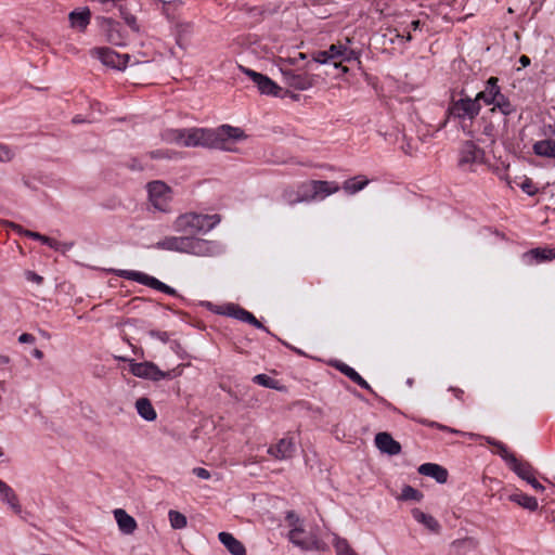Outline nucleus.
Returning <instances> with one entry per match:
<instances>
[{"mask_svg": "<svg viewBox=\"0 0 555 555\" xmlns=\"http://www.w3.org/2000/svg\"><path fill=\"white\" fill-rule=\"evenodd\" d=\"M244 138L245 134L241 128L230 125H222L216 129L196 127L166 129L162 133V139L169 144L219 150H228L227 142L229 140L237 141Z\"/></svg>", "mask_w": 555, "mask_h": 555, "instance_id": "obj_1", "label": "nucleus"}, {"mask_svg": "<svg viewBox=\"0 0 555 555\" xmlns=\"http://www.w3.org/2000/svg\"><path fill=\"white\" fill-rule=\"evenodd\" d=\"M220 222L219 215H203L196 212H186L180 215L173 228L177 232L183 233L186 236L195 235L201 232H208Z\"/></svg>", "mask_w": 555, "mask_h": 555, "instance_id": "obj_2", "label": "nucleus"}, {"mask_svg": "<svg viewBox=\"0 0 555 555\" xmlns=\"http://www.w3.org/2000/svg\"><path fill=\"white\" fill-rule=\"evenodd\" d=\"M115 358L120 361L129 362V370L131 374H133L134 376L144 379H150L153 382H159L162 379H171L177 376H180L182 373L180 369L181 365L165 372L159 370V367L153 362L145 361L138 363L125 357Z\"/></svg>", "mask_w": 555, "mask_h": 555, "instance_id": "obj_3", "label": "nucleus"}, {"mask_svg": "<svg viewBox=\"0 0 555 555\" xmlns=\"http://www.w3.org/2000/svg\"><path fill=\"white\" fill-rule=\"evenodd\" d=\"M480 109L481 105L475 99L466 95L464 90H462L459 98L455 95L452 96L447 113L449 118L473 120L478 116Z\"/></svg>", "mask_w": 555, "mask_h": 555, "instance_id": "obj_4", "label": "nucleus"}, {"mask_svg": "<svg viewBox=\"0 0 555 555\" xmlns=\"http://www.w3.org/2000/svg\"><path fill=\"white\" fill-rule=\"evenodd\" d=\"M114 273L119 278L138 282L142 285H145V286H149L156 291L163 292L167 295H171V296L177 295V292L175 288L168 286L167 284L160 282L156 278L151 276L146 273H143L140 271H132V270H114Z\"/></svg>", "mask_w": 555, "mask_h": 555, "instance_id": "obj_5", "label": "nucleus"}, {"mask_svg": "<svg viewBox=\"0 0 555 555\" xmlns=\"http://www.w3.org/2000/svg\"><path fill=\"white\" fill-rule=\"evenodd\" d=\"M149 199L151 204L159 211L169 210L171 201V190L163 181L156 180L147 183Z\"/></svg>", "mask_w": 555, "mask_h": 555, "instance_id": "obj_6", "label": "nucleus"}, {"mask_svg": "<svg viewBox=\"0 0 555 555\" xmlns=\"http://www.w3.org/2000/svg\"><path fill=\"white\" fill-rule=\"evenodd\" d=\"M96 21L107 42L115 46H124L126 43L127 34L119 22L105 16H99Z\"/></svg>", "mask_w": 555, "mask_h": 555, "instance_id": "obj_7", "label": "nucleus"}, {"mask_svg": "<svg viewBox=\"0 0 555 555\" xmlns=\"http://www.w3.org/2000/svg\"><path fill=\"white\" fill-rule=\"evenodd\" d=\"M281 73L284 78V82L296 90H308L312 88L315 83V78L313 75L308 74L307 72H299L292 69L289 67H281Z\"/></svg>", "mask_w": 555, "mask_h": 555, "instance_id": "obj_8", "label": "nucleus"}, {"mask_svg": "<svg viewBox=\"0 0 555 555\" xmlns=\"http://www.w3.org/2000/svg\"><path fill=\"white\" fill-rule=\"evenodd\" d=\"M485 153L474 142L466 141L462 144L459 155V166L463 170H473L474 165L483 163Z\"/></svg>", "mask_w": 555, "mask_h": 555, "instance_id": "obj_9", "label": "nucleus"}, {"mask_svg": "<svg viewBox=\"0 0 555 555\" xmlns=\"http://www.w3.org/2000/svg\"><path fill=\"white\" fill-rule=\"evenodd\" d=\"M91 54L96 56L105 66L122 70L126 68L130 55L119 54L109 48H94L91 50Z\"/></svg>", "mask_w": 555, "mask_h": 555, "instance_id": "obj_10", "label": "nucleus"}, {"mask_svg": "<svg viewBox=\"0 0 555 555\" xmlns=\"http://www.w3.org/2000/svg\"><path fill=\"white\" fill-rule=\"evenodd\" d=\"M240 70L248 76L258 87V90L262 94L274 95L278 96L282 91V88L278 86L272 79L268 76L257 73L250 68H247L243 65L238 66Z\"/></svg>", "mask_w": 555, "mask_h": 555, "instance_id": "obj_11", "label": "nucleus"}, {"mask_svg": "<svg viewBox=\"0 0 555 555\" xmlns=\"http://www.w3.org/2000/svg\"><path fill=\"white\" fill-rule=\"evenodd\" d=\"M344 43L338 42L332 44L327 50H321L313 53V61L320 64H333L335 68H340L343 73H347L348 68L340 65V56Z\"/></svg>", "mask_w": 555, "mask_h": 555, "instance_id": "obj_12", "label": "nucleus"}, {"mask_svg": "<svg viewBox=\"0 0 555 555\" xmlns=\"http://www.w3.org/2000/svg\"><path fill=\"white\" fill-rule=\"evenodd\" d=\"M185 253L195 256H212L217 253V245L210 241L188 236Z\"/></svg>", "mask_w": 555, "mask_h": 555, "instance_id": "obj_13", "label": "nucleus"}, {"mask_svg": "<svg viewBox=\"0 0 555 555\" xmlns=\"http://www.w3.org/2000/svg\"><path fill=\"white\" fill-rule=\"evenodd\" d=\"M519 478L527 481L535 491H544V486L541 485L537 477V470L528 462L519 461L511 468Z\"/></svg>", "mask_w": 555, "mask_h": 555, "instance_id": "obj_14", "label": "nucleus"}, {"mask_svg": "<svg viewBox=\"0 0 555 555\" xmlns=\"http://www.w3.org/2000/svg\"><path fill=\"white\" fill-rule=\"evenodd\" d=\"M375 446L382 452L388 455H397L401 452V444L392 438L389 433L382 431L375 436Z\"/></svg>", "mask_w": 555, "mask_h": 555, "instance_id": "obj_15", "label": "nucleus"}, {"mask_svg": "<svg viewBox=\"0 0 555 555\" xmlns=\"http://www.w3.org/2000/svg\"><path fill=\"white\" fill-rule=\"evenodd\" d=\"M295 442L292 438H282L268 449V453L276 460H288L295 453Z\"/></svg>", "mask_w": 555, "mask_h": 555, "instance_id": "obj_16", "label": "nucleus"}, {"mask_svg": "<svg viewBox=\"0 0 555 555\" xmlns=\"http://www.w3.org/2000/svg\"><path fill=\"white\" fill-rule=\"evenodd\" d=\"M194 34V26L190 22H180L176 24L175 36H176V44L182 51H186V49L191 44V40Z\"/></svg>", "mask_w": 555, "mask_h": 555, "instance_id": "obj_17", "label": "nucleus"}, {"mask_svg": "<svg viewBox=\"0 0 555 555\" xmlns=\"http://www.w3.org/2000/svg\"><path fill=\"white\" fill-rule=\"evenodd\" d=\"M499 79L496 77H490L486 81L485 89L477 93L475 100L480 104L482 101L486 105H491L495 102L496 96L501 92V88L498 85Z\"/></svg>", "mask_w": 555, "mask_h": 555, "instance_id": "obj_18", "label": "nucleus"}, {"mask_svg": "<svg viewBox=\"0 0 555 555\" xmlns=\"http://www.w3.org/2000/svg\"><path fill=\"white\" fill-rule=\"evenodd\" d=\"M228 310H229L228 314L230 317H233L242 322L251 324L253 326H255L257 328L269 332V330L259 320H257L256 317L251 312H249L238 306H235V305L229 306Z\"/></svg>", "mask_w": 555, "mask_h": 555, "instance_id": "obj_19", "label": "nucleus"}, {"mask_svg": "<svg viewBox=\"0 0 555 555\" xmlns=\"http://www.w3.org/2000/svg\"><path fill=\"white\" fill-rule=\"evenodd\" d=\"M336 370H338L340 373L346 375L348 378H350L353 383L359 385L361 388L366 389L374 393V390L372 387L367 384V382L351 366L348 364L341 362V361H335L332 364Z\"/></svg>", "mask_w": 555, "mask_h": 555, "instance_id": "obj_20", "label": "nucleus"}, {"mask_svg": "<svg viewBox=\"0 0 555 555\" xmlns=\"http://www.w3.org/2000/svg\"><path fill=\"white\" fill-rule=\"evenodd\" d=\"M417 472L421 475L434 478L438 483H446L449 476V473L444 467L435 463L422 464Z\"/></svg>", "mask_w": 555, "mask_h": 555, "instance_id": "obj_21", "label": "nucleus"}, {"mask_svg": "<svg viewBox=\"0 0 555 555\" xmlns=\"http://www.w3.org/2000/svg\"><path fill=\"white\" fill-rule=\"evenodd\" d=\"M314 201L325 197L339 191V185L335 181L312 180Z\"/></svg>", "mask_w": 555, "mask_h": 555, "instance_id": "obj_22", "label": "nucleus"}, {"mask_svg": "<svg viewBox=\"0 0 555 555\" xmlns=\"http://www.w3.org/2000/svg\"><path fill=\"white\" fill-rule=\"evenodd\" d=\"M218 539L232 555H247L244 544L232 533L222 531Z\"/></svg>", "mask_w": 555, "mask_h": 555, "instance_id": "obj_23", "label": "nucleus"}, {"mask_svg": "<svg viewBox=\"0 0 555 555\" xmlns=\"http://www.w3.org/2000/svg\"><path fill=\"white\" fill-rule=\"evenodd\" d=\"M114 517L117 521L119 530L124 534H132L137 529L135 519L130 516L125 509L117 508L114 511Z\"/></svg>", "mask_w": 555, "mask_h": 555, "instance_id": "obj_24", "label": "nucleus"}, {"mask_svg": "<svg viewBox=\"0 0 555 555\" xmlns=\"http://www.w3.org/2000/svg\"><path fill=\"white\" fill-rule=\"evenodd\" d=\"M527 263L543 262L555 259V248L537 247L524 254Z\"/></svg>", "mask_w": 555, "mask_h": 555, "instance_id": "obj_25", "label": "nucleus"}, {"mask_svg": "<svg viewBox=\"0 0 555 555\" xmlns=\"http://www.w3.org/2000/svg\"><path fill=\"white\" fill-rule=\"evenodd\" d=\"M492 105L493 107L489 109V114L491 116H495L496 111H499L503 115L502 120L504 122V126L506 125V116L513 114L516 111L515 106L502 92L499 93V95L495 99V102H493Z\"/></svg>", "mask_w": 555, "mask_h": 555, "instance_id": "obj_26", "label": "nucleus"}, {"mask_svg": "<svg viewBox=\"0 0 555 555\" xmlns=\"http://www.w3.org/2000/svg\"><path fill=\"white\" fill-rule=\"evenodd\" d=\"M69 22L73 28L78 29L79 31L86 30L87 26L90 24L91 11L89 8H82L80 10H75L69 13Z\"/></svg>", "mask_w": 555, "mask_h": 555, "instance_id": "obj_27", "label": "nucleus"}, {"mask_svg": "<svg viewBox=\"0 0 555 555\" xmlns=\"http://www.w3.org/2000/svg\"><path fill=\"white\" fill-rule=\"evenodd\" d=\"M188 236H167L156 243V248L185 253Z\"/></svg>", "mask_w": 555, "mask_h": 555, "instance_id": "obj_28", "label": "nucleus"}, {"mask_svg": "<svg viewBox=\"0 0 555 555\" xmlns=\"http://www.w3.org/2000/svg\"><path fill=\"white\" fill-rule=\"evenodd\" d=\"M495 116H483L480 120L481 133L486 135L491 143H494L500 134V125L493 120Z\"/></svg>", "mask_w": 555, "mask_h": 555, "instance_id": "obj_29", "label": "nucleus"}, {"mask_svg": "<svg viewBox=\"0 0 555 555\" xmlns=\"http://www.w3.org/2000/svg\"><path fill=\"white\" fill-rule=\"evenodd\" d=\"M0 499L2 502L9 504L15 513L18 514L22 512V507L14 490L2 480H0Z\"/></svg>", "mask_w": 555, "mask_h": 555, "instance_id": "obj_30", "label": "nucleus"}, {"mask_svg": "<svg viewBox=\"0 0 555 555\" xmlns=\"http://www.w3.org/2000/svg\"><path fill=\"white\" fill-rule=\"evenodd\" d=\"M532 150L537 156L555 158V141L552 139L537 141L533 144Z\"/></svg>", "mask_w": 555, "mask_h": 555, "instance_id": "obj_31", "label": "nucleus"}, {"mask_svg": "<svg viewBox=\"0 0 555 555\" xmlns=\"http://www.w3.org/2000/svg\"><path fill=\"white\" fill-rule=\"evenodd\" d=\"M135 408L139 415L145 421L152 422L157 417L156 411L147 398H139Z\"/></svg>", "mask_w": 555, "mask_h": 555, "instance_id": "obj_32", "label": "nucleus"}, {"mask_svg": "<svg viewBox=\"0 0 555 555\" xmlns=\"http://www.w3.org/2000/svg\"><path fill=\"white\" fill-rule=\"evenodd\" d=\"M413 518L417 521L423 524L426 528H428L431 532H438L440 529L439 522L428 514H425L418 508H414L412 511Z\"/></svg>", "mask_w": 555, "mask_h": 555, "instance_id": "obj_33", "label": "nucleus"}, {"mask_svg": "<svg viewBox=\"0 0 555 555\" xmlns=\"http://www.w3.org/2000/svg\"><path fill=\"white\" fill-rule=\"evenodd\" d=\"M370 180L363 176H357L351 179H348L344 182L343 189L348 194H356L357 192L363 190Z\"/></svg>", "mask_w": 555, "mask_h": 555, "instance_id": "obj_34", "label": "nucleus"}, {"mask_svg": "<svg viewBox=\"0 0 555 555\" xmlns=\"http://www.w3.org/2000/svg\"><path fill=\"white\" fill-rule=\"evenodd\" d=\"M478 542L476 539L472 537H466L464 539H457L453 541L452 547L454 552L459 555H465L467 552L473 551L477 547Z\"/></svg>", "mask_w": 555, "mask_h": 555, "instance_id": "obj_35", "label": "nucleus"}, {"mask_svg": "<svg viewBox=\"0 0 555 555\" xmlns=\"http://www.w3.org/2000/svg\"><path fill=\"white\" fill-rule=\"evenodd\" d=\"M509 501L519 504L521 507L529 509L531 512L538 509V501L535 498L524 494V493H515L509 495Z\"/></svg>", "mask_w": 555, "mask_h": 555, "instance_id": "obj_36", "label": "nucleus"}, {"mask_svg": "<svg viewBox=\"0 0 555 555\" xmlns=\"http://www.w3.org/2000/svg\"><path fill=\"white\" fill-rule=\"evenodd\" d=\"M302 534H304V529L301 527H294L288 532V539L296 546L307 550L310 546V542L307 539H304Z\"/></svg>", "mask_w": 555, "mask_h": 555, "instance_id": "obj_37", "label": "nucleus"}, {"mask_svg": "<svg viewBox=\"0 0 555 555\" xmlns=\"http://www.w3.org/2000/svg\"><path fill=\"white\" fill-rule=\"evenodd\" d=\"M333 545L336 551V555H358L348 541L338 535L334 537Z\"/></svg>", "mask_w": 555, "mask_h": 555, "instance_id": "obj_38", "label": "nucleus"}, {"mask_svg": "<svg viewBox=\"0 0 555 555\" xmlns=\"http://www.w3.org/2000/svg\"><path fill=\"white\" fill-rule=\"evenodd\" d=\"M311 184L312 180L301 182L300 184L297 185V192L300 198V203L314 201L313 188Z\"/></svg>", "mask_w": 555, "mask_h": 555, "instance_id": "obj_39", "label": "nucleus"}, {"mask_svg": "<svg viewBox=\"0 0 555 555\" xmlns=\"http://www.w3.org/2000/svg\"><path fill=\"white\" fill-rule=\"evenodd\" d=\"M169 521L173 529H183L188 525L186 517L178 511H169Z\"/></svg>", "mask_w": 555, "mask_h": 555, "instance_id": "obj_40", "label": "nucleus"}, {"mask_svg": "<svg viewBox=\"0 0 555 555\" xmlns=\"http://www.w3.org/2000/svg\"><path fill=\"white\" fill-rule=\"evenodd\" d=\"M498 454L507 463L509 468H512L514 465H516L519 460L508 451L507 447L501 442L498 444Z\"/></svg>", "mask_w": 555, "mask_h": 555, "instance_id": "obj_41", "label": "nucleus"}, {"mask_svg": "<svg viewBox=\"0 0 555 555\" xmlns=\"http://www.w3.org/2000/svg\"><path fill=\"white\" fill-rule=\"evenodd\" d=\"M423 498V493L420 492L417 489L411 487V486H404L401 491L400 499L403 501H421Z\"/></svg>", "mask_w": 555, "mask_h": 555, "instance_id": "obj_42", "label": "nucleus"}, {"mask_svg": "<svg viewBox=\"0 0 555 555\" xmlns=\"http://www.w3.org/2000/svg\"><path fill=\"white\" fill-rule=\"evenodd\" d=\"M350 39L346 38V43L343 46L341 50V56H340V64L343 62H351L359 59V52L354 51L353 49H350L347 44L350 43Z\"/></svg>", "mask_w": 555, "mask_h": 555, "instance_id": "obj_43", "label": "nucleus"}, {"mask_svg": "<svg viewBox=\"0 0 555 555\" xmlns=\"http://www.w3.org/2000/svg\"><path fill=\"white\" fill-rule=\"evenodd\" d=\"M253 380H254V383H256L260 386L267 387V388H271V389L278 388L276 387L278 382L266 374H258V375L254 376Z\"/></svg>", "mask_w": 555, "mask_h": 555, "instance_id": "obj_44", "label": "nucleus"}, {"mask_svg": "<svg viewBox=\"0 0 555 555\" xmlns=\"http://www.w3.org/2000/svg\"><path fill=\"white\" fill-rule=\"evenodd\" d=\"M282 197L289 205H295V204L300 203V198H299L297 189H293V188L285 189L283 191Z\"/></svg>", "mask_w": 555, "mask_h": 555, "instance_id": "obj_45", "label": "nucleus"}, {"mask_svg": "<svg viewBox=\"0 0 555 555\" xmlns=\"http://www.w3.org/2000/svg\"><path fill=\"white\" fill-rule=\"evenodd\" d=\"M12 227L17 230L20 233H23L25 236H28L33 240H36V241H40L42 244H44L46 242H48V237L49 236H46V235H42L38 232H34V231H29V230H24L21 225H17V224H12Z\"/></svg>", "mask_w": 555, "mask_h": 555, "instance_id": "obj_46", "label": "nucleus"}, {"mask_svg": "<svg viewBox=\"0 0 555 555\" xmlns=\"http://www.w3.org/2000/svg\"><path fill=\"white\" fill-rule=\"evenodd\" d=\"M15 156V152L3 143H0V163L11 162Z\"/></svg>", "mask_w": 555, "mask_h": 555, "instance_id": "obj_47", "label": "nucleus"}, {"mask_svg": "<svg viewBox=\"0 0 555 555\" xmlns=\"http://www.w3.org/2000/svg\"><path fill=\"white\" fill-rule=\"evenodd\" d=\"M44 245L49 246L50 248H52L54 250H62L63 253H65V250H67L72 247V244L61 243L51 237H48V242H46Z\"/></svg>", "mask_w": 555, "mask_h": 555, "instance_id": "obj_48", "label": "nucleus"}, {"mask_svg": "<svg viewBox=\"0 0 555 555\" xmlns=\"http://www.w3.org/2000/svg\"><path fill=\"white\" fill-rule=\"evenodd\" d=\"M421 25H422V23L420 20H414L411 22L410 28L406 30L405 41L412 40L411 30L415 31V30L420 29ZM396 36L398 38H404V36L403 35L401 36L400 34H397Z\"/></svg>", "mask_w": 555, "mask_h": 555, "instance_id": "obj_49", "label": "nucleus"}, {"mask_svg": "<svg viewBox=\"0 0 555 555\" xmlns=\"http://www.w3.org/2000/svg\"><path fill=\"white\" fill-rule=\"evenodd\" d=\"M520 186L528 195H534L538 191L530 179H526Z\"/></svg>", "mask_w": 555, "mask_h": 555, "instance_id": "obj_50", "label": "nucleus"}, {"mask_svg": "<svg viewBox=\"0 0 555 555\" xmlns=\"http://www.w3.org/2000/svg\"><path fill=\"white\" fill-rule=\"evenodd\" d=\"M149 335L160 340L162 343H167L169 340V335L167 332L152 330L149 332Z\"/></svg>", "mask_w": 555, "mask_h": 555, "instance_id": "obj_51", "label": "nucleus"}, {"mask_svg": "<svg viewBox=\"0 0 555 555\" xmlns=\"http://www.w3.org/2000/svg\"><path fill=\"white\" fill-rule=\"evenodd\" d=\"M125 23L129 26V28L134 31V33H138L139 31V25L137 23V18L134 15L132 14H127V16H125Z\"/></svg>", "mask_w": 555, "mask_h": 555, "instance_id": "obj_52", "label": "nucleus"}, {"mask_svg": "<svg viewBox=\"0 0 555 555\" xmlns=\"http://www.w3.org/2000/svg\"><path fill=\"white\" fill-rule=\"evenodd\" d=\"M25 276L27 281L36 283L38 285H40L43 282V278L41 275L30 270L25 272Z\"/></svg>", "mask_w": 555, "mask_h": 555, "instance_id": "obj_53", "label": "nucleus"}, {"mask_svg": "<svg viewBox=\"0 0 555 555\" xmlns=\"http://www.w3.org/2000/svg\"><path fill=\"white\" fill-rule=\"evenodd\" d=\"M193 474L201 479H209L210 478L209 470H207L206 468H203V467H195L193 469Z\"/></svg>", "mask_w": 555, "mask_h": 555, "instance_id": "obj_54", "label": "nucleus"}, {"mask_svg": "<svg viewBox=\"0 0 555 555\" xmlns=\"http://www.w3.org/2000/svg\"><path fill=\"white\" fill-rule=\"evenodd\" d=\"M420 423H422L424 425H427V426H430V427H437V428H439L441 430H449V431H452V433H459L457 430L450 429L447 426L440 425V424H438L436 422H429V421H426V420H420Z\"/></svg>", "mask_w": 555, "mask_h": 555, "instance_id": "obj_55", "label": "nucleus"}, {"mask_svg": "<svg viewBox=\"0 0 555 555\" xmlns=\"http://www.w3.org/2000/svg\"><path fill=\"white\" fill-rule=\"evenodd\" d=\"M18 341L21 344H34L36 341V338L33 334L29 333H23L18 337Z\"/></svg>", "mask_w": 555, "mask_h": 555, "instance_id": "obj_56", "label": "nucleus"}, {"mask_svg": "<svg viewBox=\"0 0 555 555\" xmlns=\"http://www.w3.org/2000/svg\"><path fill=\"white\" fill-rule=\"evenodd\" d=\"M543 133L545 137H547L546 139H552L555 141V125L544 126Z\"/></svg>", "mask_w": 555, "mask_h": 555, "instance_id": "obj_57", "label": "nucleus"}, {"mask_svg": "<svg viewBox=\"0 0 555 555\" xmlns=\"http://www.w3.org/2000/svg\"><path fill=\"white\" fill-rule=\"evenodd\" d=\"M298 59L297 57H287V59H281L280 61V68L281 67H289L291 65H297Z\"/></svg>", "mask_w": 555, "mask_h": 555, "instance_id": "obj_58", "label": "nucleus"}, {"mask_svg": "<svg viewBox=\"0 0 555 555\" xmlns=\"http://www.w3.org/2000/svg\"><path fill=\"white\" fill-rule=\"evenodd\" d=\"M286 519L289 521V525L294 527H298L299 518L296 516L294 512H288Z\"/></svg>", "mask_w": 555, "mask_h": 555, "instance_id": "obj_59", "label": "nucleus"}, {"mask_svg": "<svg viewBox=\"0 0 555 555\" xmlns=\"http://www.w3.org/2000/svg\"><path fill=\"white\" fill-rule=\"evenodd\" d=\"M150 156H151V158H164V157H168V152L162 151V150L152 151L150 153Z\"/></svg>", "mask_w": 555, "mask_h": 555, "instance_id": "obj_60", "label": "nucleus"}, {"mask_svg": "<svg viewBox=\"0 0 555 555\" xmlns=\"http://www.w3.org/2000/svg\"><path fill=\"white\" fill-rule=\"evenodd\" d=\"M519 63L522 65V67H527L530 64V59L527 55H521L519 57Z\"/></svg>", "mask_w": 555, "mask_h": 555, "instance_id": "obj_61", "label": "nucleus"}, {"mask_svg": "<svg viewBox=\"0 0 555 555\" xmlns=\"http://www.w3.org/2000/svg\"><path fill=\"white\" fill-rule=\"evenodd\" d=\"M10 363V358L5 354L0 353V366L7 365Z\"/></svg>", "mask_w": 555, "mask_h": 555, "instance_id": "obj_62", "label": "nucleus"}, {"mask_svg": "<svg viewBox=\"0 0 555 555\" xmlns=\"http://www.w3.org/2000/svg\"><path fill=\"white\" fill-rule=\"evenodd\" d=\"M486 441H487L488 444L493 446L495 448H498V444L501 443V441H498V440H495V439H493L491 437H487Z\"/></svg>", "mask_w": 555, "mask_h": 555, "instance_id": "obj_63", "label": "nucleus"}, {"mask_svg": "<svg viewBox=\"0 0 555 555\" xmlns=\"http://www.w3.org/2000/svg\"><path fill=\"white\" fill-rule=\"evenodd\" d=\"M33 356H34L36 359L41 360V359L43 358V352H42L40 349H34V350H33Z\"/></svg>", "mask_w": 555, "mask_h": 555, "instance_id": "obj_64", "label": "nucleus"}]
</instances>
